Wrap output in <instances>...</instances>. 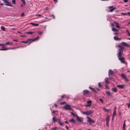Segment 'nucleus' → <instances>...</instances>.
<instances>
[{
	"mask_svg": "<svg viewBox=\"0 0 130 130\" xmlns=\"http://www.w3.org/2000/svg\"><path fill=\"white\" fill-rule=\"evenodd\" d=\"M58 122L60 125L61 126L63 125V123L61 122L59 119H58Z\"/></svg>",
	"mask_w": 130,
	"mask_h": 130,
	"instance_id": "nucleus-27",
	"label": "nucleus"
},
{
	"mask_svg": "<svg viewBox=\"0 0 130 130\" xmlns=\"http://www.w3.org/2000/svg\"><path fill=\"white\" fill-rule=\"evenodd\" d=\"M5 45V44H0V46H2L3 47H5V46H4Z\"/></svg>",
	"mask_w": 130,
	"mask_h": 130,
	"instance_id": "nucleus-37",
	"label": "nucleus"
},
{
	"mask_svg": "<svg viewBox=\"0 0 130 130\" xmlns=\"http://www.w3.org/2000/svg\"><path fill=\"white\" fill-rule=\"evenodd\" d=\"M64 122L66 124H68V121H67Z\"/></svg>",
	"mask_w": 130,
	"mask_h": 130,
	"instance_id": "nucleus-54",
	"label": "nucleus"
},
{
	"mask_svg": "<svg viewBox=\"0 0 130 130\" xmlns=\"http://www.w3.org/2000/svg\"><path fill=\"white\" fill-rule=\"evenodd\" d=\"M114 39L116 40H120L121 39V38H118L117 36H114L113 38Z\"/></svg>",
	"mask_w": 130,
	"mask_h": 130,
	"instance_id": "nucleus-23",
	"label": "nucleus"
},
{
	"mask_svg": "<svg viewBox=\"0 0 130 130\" xmlns=\"http://www.w3.org/2000/svg\"><path fill=\"white\" fill-rule=\"evenodd\" d=\"M127 14L129 15L130 16V12H128L127 13Z\"/></svg>",
	"mask_w": 130,
	"mask_h": 130,
	"instance_id": "nucleus-57",
	"label": "nucleus"
},
{
	"mask_svg": "<svg viewBox=\"0 0 130 130\" xmlns=\"http://www.w3.org/2000/svg\"><path fill=\"white\" fill-rule=\"evenodd\" d=\"M118 59L119 60H120L121 62L125 64V61H124L125 58L123 57H120L118 58Z\"/></svg>",
	"mask_w": 130,
	"mask_h": 130,
	"instance_id": "nucleus-6",
	"label": "nucleus"
},
{
	"mask_svg": "<svg viewBox=\"0 0 130 130\" xmlns=\"http://www.w3.org/2000/svg\"><path fill=\"white\" fill-rule=\"evenodd\" d=\"M123 1L124 2H127L128 1V0H124Z\"/></svg>",
	"mask_w": 130,
	"mask_h": 130,
	"instance_id": "nucleus-53",
	"label": "nucleus"
},
{
	"mask_svg": "<svg viewBox=\"0 0 130 130\" xmlns=\"http://www.w3.org/2000/svg\"><path fill=\"white\" fill-rule=\"evenodd\" d=\"M57 119H58H58H56V117L55 116H54L52 118L53 121L54 122H55L57 121V120H56Z\"/></svg>",
	"mask_w": 130,
	"mask_h": 130,
	"instance_id": "nucleus-22",
	"label": "nucleus"
},
{
	"mask_svg": "<svg viewBox=\"0 0 130 130\" xmlns=\"http://www.w3.org/2000/svg\"><path fill=\"white\" fill-rule=\"evenodd\" d=\"M113 34L115 35H117L119 34V33H118L116 31L115 32L113 33Z\"/></svg>",
	"mask_w": 130,
	"mask_h": 130,
	"instance_id": "nucleus-39",
	"label": "nucleus"
},
{
	"mask_svg": "<svg viewBox=\"0 0 130 130\" xmlns=\"http://www.w3.org/2000/svg\"><path fill=\"white\" fill-rule=\"evenodd\" d=\"M105 86L107 89H109V88L108 87V86L107 85H106Z\"/></svg>",
	"mask_w": 130,
	"mask_h": 130,
	"instance_id": "nucleus-44",
	"label": "nucleus"
},
{
	"mask_svg": "<svg viewBox=\"0 0 130 130\" xmlns=\"http://www.w3.org/2000/svg\"><path fill=\"white\" fill-rule=\"evenodd\" d=\"M63 108L66 110H73V109L71 108V106L67 104L65 105V106L63 107Z\"/></svg>",
	"mask_w": 130,
	"mask_h": 130,
	"instance_id": "nucleus-1",
	"label": "nucleus"
},
{
	"mask_svg": "<svg viewBox=\"0 0 130 130\" xmlns=\"http://www.w3.org/2000/svg\"><path fill=\"white\" fill-rule=\"evenodd\" d=\"M87 118L88 119L87 122L89 123L90 125H91L92 123H94L95 122V121L93 120L91 118L88 117H87Z\"/></svg>",
	"mask_w": 130,
	"mask_h": 130,
	"instance_id": "nucleus-2",
	"label": "nucleus"
},
{
	"mask_svg": "<svg viewBox=\"0 0 130 130\" xmlns=\"http://www.w3.org/2000/svg\"><path fill=\"white\" fill-rule=\"evenodd\" d=\"M103 109L105 111H107V112H108V111L110 110L109 109H107L106 108H103Z\"/></svg>",
	"mask_w": 130,
	"mask_h": 130,
	"instance_id": "nucleus-35",
	"label": "nucleus"
},
{
	"mask_svg": "<svg viewBox=\"0 0 130 130\" xmlns=\"http://www.w3.org/2000/svg\"><path fill=\"white\" fill-rule=\"evenodd\" d=\"M33 32H32L30 31H27L26 32H25V34H31L33 33Z\"/></svg>",
	"mask_w": 130,
	"mask_h": 130,
	"instance_id": "nucleus-30",
	"label": "nucleus"
},
{
	"mask_svg": "<svg viewBox=\"0 0 130 130\" xmlns=\"http://www.w3.org/2000/svg\"><path fill=\"white\" fill-rule=\"evenodd\" d=\"M56 112V111L55 110H54L53 111V112H52V113H54V114L55 112Z\"/></svg>",
	"mask_w": 130,
	"mask_h": 130,
	"instance_id": "nucleus-63",
	"label": "nucleus"
},
{
	"mask_svg": "<svg viewBox=\"0 0 130 130\" xmlns=\"http://www.w3.org/2000/svg\"><path fill=\"white\" fill-rule=\"evenodd\" d=\"M1 29L3 31H4L5 30V28L4 26H1Z\"/></svg>",
	"mask_w": 130,
	"mask_h": 130,
	"instance_id": "nucleus-31",
	"label": "nucleus"
},
{
	"mask_svg": "<svg viewBox=\"0 0 130 130\" xmlns=\"http://www.w3.org/2000/svg\"><path fill=\"white\" fill-rule=\"evenodd\" d=\"M12 2L13 4H15V0H12Z\"/></svg>",
	"mask_w": 130,
	"mask_h": 130,
	"instance_id": "nucleus-43",
	"label": "nucleus"
},
{
	"mask_svg": "<svg viewBox=\"0 0 130 130\" xmlns=\"http://www.w3.org/2000/svg\"><path fill=\"white\" fill-rule=\"evenodd\" d=\"M113 116H116V111L115 109L114 110V112L113 113Z\"/></svg>",
	"mask_w": 130,
	"mask_h": 130,
	"instance_id": "nucleus-36",
	"label": "nucleus"
},
{
	"mask_svg": "<svg viewBox=\"0 0 130 130\" xmlns=\"http://www.w3.org/2000/svg\"><path fill=\"white\" fill-rule=\"evenodd\" d=\"M125 121L123 123V127L124 128V127H125L126 125H125Z\"/></svg>",
	"mask_w": 130,
	"mask_h": 130,
	"instance_id": "nucleus-42",
	"label": "nucleus"
},
{
	"mask_svg": "<svg viewBox=\"0 0 130 130\" xmlns=\"http://www.w3.org/2000/svg\"><path fill=\"white\" fill-rule=\"evenodd\" d=\"M24 14H25L24 13H23V12L21 14V17H24Z\"/></svg>",
	"mask_w": 130,
	"mask_h": 130,
	"instance_id": "nucleus-38",
	"label": "nucleus"
},
{
	"mask_svg": "<svg viewBox=\"0 0 130 130\" xmlns=\"http://www.w3.org/2000/svg\"><path fill=\"white\" fill-rule=\"evenodd\" d=\"M36 16H37V17H41V15H40V14H36Z\"/></svg>",
	"mask_w": 130,
	"mask_h": 130,
	"instance_id": "nucleus-48",
	"label": "nucleus"
},
{
	"mask_svg": "<svg viewBox=\"0 0 130 130\" xmlns=\"http://www.w3.org/2000/svg\"><path fill=\"white\" fill-rule=\"evenodd\" d=\"M105 93L108 95L110 96H112V94L111 93H110L108 91H106L105 92Z\"/></svg>",
	"mask_w": 130,
	"mask_h": 130,
	"instance_id": "nucleus-21",
	"label": "nucleus"
},
{
	"mask_svg": "<svg viewBox=\"0 0 130 130\" xmlns=\"http://www.w3.org/2000/svg\"><path fill=\"white\" fill-rule=\"evenodd\" d=\"M83 95H85L88 94L89 93V91L87 90H84L83 91Z\"/></svg>",
	"mask_w": 130,
	"mask_h": 130,
	"instance_id": "nucleus-10",
	"label": "nucleus"
},
{
	"mask_svg": "<svg viewBox=\"0 0 130 130\" xmlns=\"http://www.w3.org/2000/svg\"><path fill=\"white\" fill-rule=\"evenodd\" d=\"M22 2L25 5V2L24 0H21Z\"/></svg>",
	"mask_w": 130,
	"mask_h": 130,
	"instance_id": "nucleus-41",
	"label": "nucleus"
},
{
	"mask_svg": "<svg viewBox=\"0 0 130 130\" xmlns=\"http://www.w3.org/2000/svg\"><path fill=\"white\" fill-rule=\"evenodd\" d=\"M71 114L72 115H73L74 116L76 117V118L77 117V116H78V115H76V114H74V113H73V112H71Z\"/></svg>",
	"mask_w": 130,
	"mask_h": 130,
	"instance_id": "nucleus-33",
	"label": "nucleus"
},
{
	"mask_svg": "<svg viewBox=\"0 0 130 130\" xmlns=\"http://www.w3.org/2000/svg\"><path fill=\"white\" fill-rule=\"evenodd\" d=\"M51 15L53 17L54 19L55 18V17L54 15L52 14V15Z\"/></svg>",
	"mask_w": 130,
	"mask_h": 130,
	"instance_id": "nucleus-56",
	"label": "nucleus"
},
{
	"mask_svg": "<svg viewBox=\"0 0 130 130\" xmlns=\"http://www.w3.org/2000/svg\"><path fill=\"white\" fill-rule=\"evenodd\" d=\"M127 106H128V108H130V104L129 103H127Z\"/></svg>",
	"mask_w": 130,
	"mask_h": 130,
	"instance_id": "nucleus-51",
	"label": "nucleus"
},
{
	"mask_svg": "<svg viewBox=\"0 0 130 130\" xmlns=\"http://www.w3.org/2000/svg\"><path fill=\"white\" fill-rule=\"evenodd\" d=\"M55 3H57L58 2L57 0H53Z\"/></svg>",
	"mask_w": 130,
	"mask_h": 130,
	"instance_id": "nucleus-58",
	"label": "nucleus"
},
{
	"mask_svg": "<svg viewBox=\"0 0 130 130\" xmlns=\"http://www.w3.org/2000/svg\"><path fill=\"white\" fill-rule=\"evenodd\" d=\"M121 76L125 81L127 82L128 81V79L126 78L125 75L124 74H122Z\"/></svg>",
	"mask_w": 130,
	"mask_h": 130,
	"instance_id": "nucleus-9",
	"label": "nucleus"
},
{
	"mask_svg": "<svg viewBox=\"0 0 130 130\" xmlns=\"http://www.w3.org/2000/svg\"><path fill=\"white\" fill-rule=\"evenodd\" d=\"M66 103V102H62L60 104H64Z\"/></svg>",
	"mask_w": 130,
	"mask_h": 130,
	"instance_id": "nucleus-45",
	"label": "nucleus"
},
{
	"mask_svg": "<svg viewBox=\"0 0 130 130\" xmlns=\"http://www.w3.org/2000/svg\"><path fill=\"white\" fill-rule=\"evenodd\" d=\"M118 58L121 57L122 55V53L121 52H119L118 54Z\"/></svg>",
	"mask_w": 130,
	"mask_h": 130,
	"instance_id": "nucleus-19",
	"label": "nucleus"
},
{
	"mask_svg": "<svg viewBox=\"0 0 130 130\" xmlns=\"http://www.w3.org/2000/svg\"><path fill=\"white\" fill-rule=\"evenodd\" d=\"M113 8V6H110L108 7V9H111Z\"/></svg>",
	"mask_w": 130,
	"mask_h": 130,
	"instance_id": "nucleus-46",
	"label": "nucleus"
},
{
	"mask_svg": "<svg viewBox=\"0 0 130 130\" xmlns=\"http://www.w3.org/2000/svg\"><path fill=\"white\" fill-rule=\"evenodd\" d=\"M66 96V95L65 94H63V95H62L61 96V100H62V99L65 98Z\"/></svg>",
	"mask_w": 130,
	"mask_h": 130,
	"instance_id": "nucleus-32",
	"label": "nucleus"
},
{
	"mask_svg": "<svg viewBox=\"0 0 130 130\" xmlns=\"http://www.w3.org/2000/svg\"><path fill=\"white\" fill-rule=\"evenodd\" d=\"M111 90L114 92H116L117 91V88H112Z\"/></svg>",
	"mask_w": 130,
	"mask_h": 130,
	"instance_id": "nucleus-25",
	"label": "nucleus"
},
{
	"mask_svg": "<svg viewBox=\"0 0 130 130\" xmlns=\"http://www.w3.org/2000/svg\"><path fill=\"white\" fill-rule=\"evenodd\" d=\"M116 9V7H114L112 8L109 11L110 12H112L115 9Z\"/></svg>",
	"mask_w": 130,
	"mask_h": 130,
	"instance_id": "nucleus-29",
	"label": "nucleus"
},
{
	"mask_svg": "<svg viewBox=\"0 0 130 130\" xmlns=\"http://www.w3.org/2000/svg\"><path fill=\"white\" fill-rule=\"evenodd\" d=\"M125 84H122V85H117V87H119L121 89H123L124 87H125Z\"/></svg>",
	"mask_w": 130,
	"mask_h": 130,
	"instance_id": "nucleus-13",
	"label": "nucleus"
},
{
	"mask_svg": "<svg viewBox=\"0 0 130 130\" xmlns=\"http://www.w3.org/2000/svg\"><path fill=\"white\" fill-rule=\"evenodd\" d=\"M38 33L39 34H42V32H39L38 31Z\"/></svg>",
	"mask_w": 130,
	"mask_h": 130,
	"instance_id": "nucleus-52",
	"label": "nucleus"
},
{
	"mask_svg": "<svg viewBox=\"0 0 130 130\" xmlns=\"http://www.w3.org/2000/svg\"><path fill=\"white\" fill-rule=\"evenodd\" d=\"M106 125L107 126H108V124L109 121V116L108 115L107 116L106 118Z\"/></svg>",
	"mask_w": 130,
	"mask_h": 130,
	"instance_id": "nucleus-11",
	"label": "nucleus"
},
{
	"mask_svg": "<svg viewBox=\"0 0 130 130\" xmlns=\"http://www.w3.org/2000/svg\"><path fill=\"white\" fill-rule=\"evenodd\" d=\"M76 120L77 121L79 122H83V119L82 117H81L78 116H77Z\"/></svg>",
	"mask_w": 130,
	"mask_h": 130,
	"instance_id": "nucleus-5",
	"label": "nucleus"
},
{
	"mask_svg": "<svg viewBox=\"0 0 130 130\" xmlns=\"http://www.w3.org/2000/svg\"><path fill=\"white\" fill-rule=\"evenodd\" d=\"M20 36L21 37H25V35H21Z\"/></svg>",
	"mask_w": 130,
	"mask_h": 130,
	"instance_id": "nucleus-59",
	"label": "nucleus"
},
{
	"mask_svg": "<svg viewBox=\"0 0 130 130\" xmlns=\"http://www.w3.org/2000/svg\"><path fill=\"white\" fill-rule=\"evenodd\" d=\"M108 78L107 77H106L105 79V82H106V83H107V84H109V82L108 81Z\"/></svg>",
	"mask_w": 130,
	"mask_h": 130,
	"instance_id": "nucleus-34",
	"label": "nucleus"
},
{
	"mask_svg": "<svg viewBox=\"0 0 130 130\" xmlns=\"http://www.w3.org/2000/svg\"><path fill=\"white\" fill-rule=\"evenodd\" d=\"M89 88L91 90H92V91L93 92L95 93H96L97 92L93 88L91 87L90 86L89 87Z\"/></svg>",
	"mask_w": 130,
	"mask_h": 130,
	"instance_id": "nucleus-17",
	"label": "nucleus"
},
{
	"mask_svg": "<svg viewBox=\"0 0 130 130\" xmlns=\"http://www.w3.org/2000/svg\"><path fill=\"white\" fill-rule=\"evenodd\" d=\"M112 30L113 31H116L118 33L119 32V29H116L115 28L113 27L112 28Z\"/></svg>",
	"mask_w": 130,
	"mask_h": 130,
	"instance_id": "nucleus-18",
	"label": "nucleus"
},
{
	"mask_svg": "<svg viewBox=\"0 0 130 130\" xmlns=\"http://www.w3.org/2000/svg\"><path fill=\"white\" fill-rule=\"evenodd\" d=\"M32 42V40L30 39H28L26 41H22L21 42L24 43H30Z\"/></svg>",
	"mask_w": 130,
	"mask_h": 130,
	"instance_id": "nucleus-8",
	"label": "nucleus"
},
{
	"mask_svg": "<svg viewBox=\"0 0 130 130\" xmlns=\"http://www.w3.org/2000/svg\"><path fill=\"white\" fill-rule=\"evenodd\" d=\"M0 51H5V48H3L0 49Z\"/></svg>",
	"mask_w": 130,
	"mask_h": 130,
	"instance_id": "nucleus-50",
	"label": "nucleus"
},
{
	"mask_svg": "<svg viewBox=\"0 0 130 130\" xmlns=\"http://www.w3.org/2000/svg\"><path fill=\"white\" fill-rule=\"evenodd\" d=\"M109 75H110L111 76H112V75L113 74V71L111 70L110 69L108 72Z\"/></svg>",
	"mask_w": 130,
	"mask_h": 130,
	"instance_id": "nucleus-15",
	"label": "nucleus"
},
{
	"mask_svg": "<svg viewBox=\"0 0 130 130\" xmlns=\"http://www.w3.org/2000/svg\"><path fill=\"white\" fill-rule=\"evenodd\" d=\"M98 86L100 88L102 86V85L100 83H99L98 84Z\"/></svg>",
	"mask_w": 130,
	"mask_h": 130,
	"instance_id": "nucleus-40",
	"label": "nucleus"
},
{
	"mask_svg": "<svg viewBox=\"0 0 130 130\" xmlns=\"http://www.w3.org/2000/svg\"><path fill=\"white\" fill-rule=\"evenodd\" d=\"M69 121L70 122L73 123H75L76 122L75 120H74L73 118H72L69 120Z\"/></svg>",
	"mask_w": 130,
	"mask_h": 130,
	"instance_id": "nucleus-16",
	"label": "nucleus"
},
{
	"mask_svg": "<svg viewBox=\"0 0 130 130\" xmlns=\"http://www.w3.org/2000/svg\"><path fill=\"white\" fill-rule=\"evenodd\" d=\"M111 25L113 26H114V25L113 23H111Z\"/></svg>",
	"mask_w": 130,
	"mask_h": 130,
	"instance_id": "nucleus-62",
	"label": "nucleus"
},
{
	"mask_svg": "<svg viewBox=\"0 0 130 130\" xmlns=\"http://www.w3.org/2000/svg\"><path fill=\"white\" fill-rule=\"evenodd\" d=\"M114 23L116 25V27H117L119 28H121V27L119 26V24L118 23L115 21L114 22Z\"/></svg>",
	"mask_w": 130,
	"mask_h": 130,
	"instance_id": "nucleus-14",
	"label": "nucleus"
},
{
	"mask_svg": "<svg viewBox=\"0 0 130 130\" xmlns=\"http://www.w3.org/2000/svg\"><path fill=\"white\" fill-rule=\"evenodd\" d=\"M5 45H12L13 44V43L12 42H7L6 43H5Z\"/></svg>",
	"mask_w": 130,
	"mask_h": 130,
	"instance_id": "nucleus-24",
	"label": "nucleus"
},
{
	"mask_svg": "<svg viewBox=\"0 0 130 130\" xmlns=\"http://www.w3.org/2000/svg\"><path fill=\"white\" fill-rule=\"evenodd\" d=\"M5 3V5L6 6H12V5L11 4V3L10 2L8 1L7 0H2Z\"/></svg>",
	"mask_w": 130,
	"mask_h": 130,
	"instance_id": "nucleus-4",
	"label": "nucleus"
},
{
	"mask_svg": "<svg viewBox=\"0 0 130 130\" xmlns=\"http://www.w3.org/2000/svg\"><path fill=\"white\" fill-rule=\"evenodd\" d=\"M66 128L67 129V130H68L69 129V128L67 126V125H66Z\"/></svg>",
	"mask_w": 130,
	"mask_h": 130,
	"instance_id": "nucleus-55",
	"label": "nucleus"
},
{
	"mask_svg": "<svg viewBox=\"0 0 130 130\" xmlns=\"http://www.w3.org/2000/svg\"><path fill=\"white\" fill-rule=\"evenodd\" d=\"M92 101H89L87 102V104L86 105V107L89 106L92 103Z\"/></svg>",
	"mask_w": 130,
	"mask_h": 130,
	"instance_id": "nucleus-12",
	"label": "nucleus"
},
{
	"mask_svg": "<svg viewBox=\"0 0 130 130\" xmlns=\"http://www.w3.org/2000/svg\"><path fill=\"white\" fill-rule=\"evenodd\" d=\"M39 37L38 36V37H36L34 39H31L32 40V42L33 41H34L38 40L39 39Z\"/></svg>",
	"mask_w": 130,
	"mask_h": 130,
	"instance_id": "nucleus-20",
	"label": "nucleus"
},
{
	"mask_svg": "<svg viewBox=\"0 0 130 130\" xmlns=\"http://www.w3.org/2000/svg\"><path fill=\"white\" fill-rule=\"evenodd\" d=\"M124 49V48L123 46L121 48H120L119 50V52H121L122 50H123Z\"/></svg>",
	"mask_w": 130,
	"mask_h": 130,
	"instance_id": "nucleus-28",
	"label": "nucleus"
},
{
	"mask_svg": "<svg viewBox=\"0 0 130 130\" xmlns=\"http://www.w3.org/2000/svg\"><path fill=\"white\" fill-rule=\"evenodd\" d=\"M128 35L129 36H130V33L129 31L128 32Z\"/></svg>",
	"mask_w": 130,
	"mask_h": 130,
	"instance_id": "nucleus-61",
	"label": "nucleus"
},
{
	"mask_svg": "<svg viewBox=\"0 0 130 130\" xmlns=\"http://www.w3.org/2000/svg\"><path fill=\"white\" fill-rule=\"evenodd\" d=\"M129 25H130V22H129L127 24V26H128Z\"/></svg>",
	"mask_w": 130,
	"mask_h": 130,
	"instance_id": "nucleus-64",
	"label": "nucleus"
},
{
	"mask_svg": "<svg viewBox=\"0 0 130 130\" xmlns=\"http://www.w3.org/2000/svg\"><path fill=\"white\" fill-rule=\"evenodd\" d=\"M118 47H119L120 48H121V47H122V46H121V45H118Z\"/></svg>",
	"mask_w": 130,
	"mask_h": 130,
	"instance_id": "nucleus-60",
	"label": "nucleus"
},
{
	"mask_svg": "<svg viewBox=\"0 0 130 130\" xmlns=\"http://www.w3.org/2000/svg\"><path fill=\"white\" fill-rule=\"evenodd\" d=\"M121 14L123 15H127V14L125 13H121Z\"/></svg>",
	"mask_w": 130,
	"mask_h": 130,
	"instance_id": "nucleus-49",
	"label": "nucleus"
},
{
	"mask_svg": "<svg viewBox=\"0 0 130 130\" xmlns=\"http://www.w3.org/2000/svg\"><path fill=\"white\" fill-rule=\"evenodd\" d=\"M92 113L93 112L90 110H88L86 111H84L82 112V113L88 116Z\"/></svg>",
	"mask_w": 130,
	"mask_h": 130,
	"instance_id": "nucleus-3",
	"label": "nucleus"
},
{
	"mask_svg": "<svg viewBox=\"0 0 130 130\" xmlns=\"http://www.w3.org/2000/svg\"><path fill=\"white\" fill-rule=\"evenodd\" d=\"M30 24H32L33 26H38L39 25L38 24H36V23H31Z\"/></svg>",
	"mask_w": 130,
	"mask_h": 130,
	"instance_id": "nucleus-26",
	"label": "nucleus"
},
{
	"mask_svg": "<svg viewBox=\"0 0 130 130\" xmlns=\"http://www.w3.org/2000/svg\"><path fill=\"white\" fill-rule=\"evenodd\" d=\"M99 100L102 103H103V101L101 98Z\"/></svg>",
	"mask_w": 130,
	"mask_h": 130,
	"instance_id": "nucleus-47",
	"label": "nucleus"
},
{
	"mask_svg": "<svg viewBox=\"0 0 130 130\" xmlns=\"http://www.w3.org/2000/svg\"><path fill=\"white\" fill-rule=\"evenodd\" d=\"M120 44L121 45L126 46L128 48L130 47V45L129 44H128L127 43L124 42H122Z\"/></svg>",
	"mask_w": 130,
	"mask_h": 130,
	"instance_id": "nucleus-7",
	"label": "nucleus"
}]
</instances>
